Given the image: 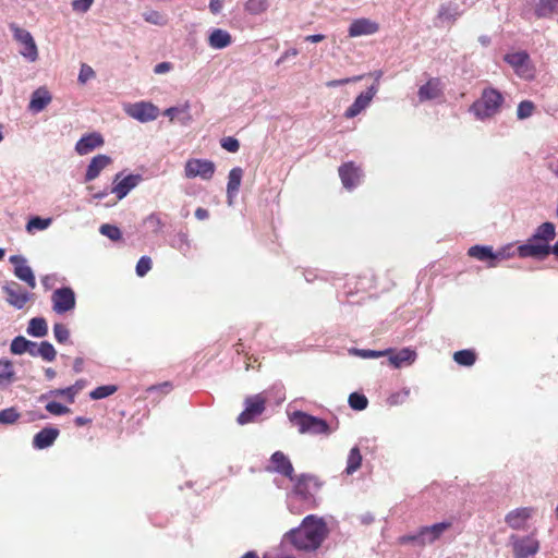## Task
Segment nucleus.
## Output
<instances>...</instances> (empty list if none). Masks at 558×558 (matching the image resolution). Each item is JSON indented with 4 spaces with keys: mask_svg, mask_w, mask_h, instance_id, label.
<instances>
[{
    "mask_svg": "<svg viewBox=\"0 0 558 558\" xmlns=\"http://www.w3.org/2000/svg\"><path fill=\"white\" fill-rule=\"evenodd\" d=\"M326 536L325 522L311 514L303 519L299 527L289 531L284 535V541L298 550L312 551L322 545Z\"/></svg>",
    "mask_w": 558,
    "mask_h": 558,
    "instance_id": "nucleus-1",
    "label": "nucleus"
},
{
    "mask_svg": "<svg viewBox=\"0 0 558 558\" xmlns=\"http://www.w3.org/2000/svg\"><path fill=\"white\" fill-rule=\"evenodd\" d=\"M505 101L504 95L494 87L483 89L481 98L472 104L470 111L478 120H485L495 116Z\"/></svg>",
    "mask_w": 558,
    "mask_h": 558,
    "instance_id": "nucleus-2",
    "label": "nucleus"
},
{
    "mask_svg": "<svg viewBox=\"0 0 558 558\" xmlns=\"http://www.w3.org/2000/svg\"><path fill=\"white\" fill-rule=\"evenodd\" d=\"M289 420L293 426L298 427L301 434L330 435L332 433L327 421L300 410L289 414Z\"/></svg>",
    "mask_w": 558,
    "mask_h": 558,
    "instance_id": "nucleus-3",
    "label": "nucleus"
},
{
    "mask_svg": "<svg viewBox=\"0 0 558 558\" xmlns=\"http://www.w3.org/2000/svg\"><path fill=\"white\" fill-rule=\"evenodd\" d=\"M266 409V399L262 393L248 396L244 399V410L236 417L240 425H246L256 421Z\"/></svg>",
    "mask_w": 558,
    "mask_h": 558,
    "instance_id": "nucleus-4",
    "label": "nucleus"
},
{
    "mask_svg": "<svg viewBox=\"0 0 558 558\" xmlns=\"http://www.w3.org/2000/svg\"><path fill=\"white\" fill-rule=\"evenodd\" d=\"M143 181L144 177L140 173L123 175L121 171L113 177L110 192L116 195L118 201H121Z\"/></svg>",
    "mask_w": 558,
    "mask_h": 558,
    "instance_id": "nucleus-5",
    "label": "nucleus"
},
{
    "mask_svg": "<svg viewBox=\"0 0 558 558\" xmlns=\"http://www.w3.org/2000/svg\"><path fill=\"white\" fill-rule=\"evenodd\" d=\"M517 254L521 258L543 260L549 255V244L543 242L533 233L525 243L517 247Z\"/></svg>",
    "mask_w": 558,
    "mask_h": 558,
    "instance_id": "nucleus-6",
    "label": "nucleus"
},
{
    "mask_svg": "<svg viewBox=\"0 0 558 558\" xmlns=\"http://www.w3.org/2000/svg\"><path fill=\"white\" fill-rule=\"evenodd\" d=\"M10 29L13 33L14 39L22 45L20 53L29 62L36 61L38 58V49L32 34L16 24H11Z\"/></svg>",
    "mask_w": 558,
    "mask_h": 558,
    "instance_id": "nucleus-7",
    "label": "nucleus"
},
{
    "mask_svg": "<svg viewBox=\"0 0 558 558\" xmlns=\"http://www.w3.org/2000/svg\"><path fill=\"white\" fill-rule=\"evenodd\" d=\"M215 171V163L208 159L191 158L184 166V174L189 179L198 177L202 180H210Z\"/></svg>",
    "mask_w": 558,
    "mask_h": 558,
    "instance_id": "nucleus-8",
    "label": "nucleus"
},
{
    "mask_svg": "<svg viewBox=\"0 0 558 558\" xmlns=\"http://www.w3.org/2000/svg\"><path fill=\"white\" fill-rule=\"evenodd\" d=\"M512 553L514 558H529L539 550V542L533 536H510Z\"/></svg>",
    "mask_w": 558,
    "mask_h": 558,
    "instance_id": "nucleus-9",
    "label": "nucleus"
},
{
    "mask_svg": "<svg viewBox=\"0 0 558 558\" xmlns=\"http://www.w3.org/2000/svg\"><path fill=\"white\" fill-rule=\"evenodd\" d=\"M125 113L141 123L154 121L159 116V108L149 101H137L125 108Z\"/></svg>",
    "mask_w": 558,
    "mask_h": 558,
    "instance_id": "nucleus-10",
    "label": "nucleus"
},
{
    "mask_svg": "<svg viewBox=\"0 0 558 558\" xmlns=\"http://www.w3.org/2000/svg\"><path fill=\"white\" fill-rule=\"evenodd\" d=\"M52 308L57 314H64L75 307V293L71 287H61L53 291Z\"/></svg>",
    "mask_w": 558,
    "mask_h": 558,
    "instance_id": "nucleus-11",
    "label": "nucleus"
},
{
    "mask_svg": "<svg viewBox=\"0 0 558 558\" xmlns=\"http://www.w3.org/2000/svg\"><path fill=\"white\" fill-rule=\"evenodd\" d=\"M323 483L314 475L301 474L296 477L293 490L304 500L312 499L322 488Z\"/></svg>",
    "mask_w": 558,
    "mask_h": 558,
    "instance_id": "nucleus-12",
    "label": "nucleus"
},
{
    "mask_svg": "<svg viewBox=\"0 0 558 558\" xmlns=\"http://www.w3.org/2000/svg\"><path fill=\"white\" fill-rule=\"evenodd\" d=\"M9 262L14 266V276L31 289H35L36 278L33 269L27 265V259L23 255H12Z\"/></svg>",
    "mask_w": 558,
    "mask_h": 558,
    "instance_id": "nucleus-13",
    "label": "nucleus"
},
{
    "mask_svg": "<svg viewBox=\"0 0 558 558\" xmlns=\"http://www.w3.org/2000/svg\"><path fill=\"white\" fill-rule=\"evenodd\" d=\"M377 92V84H373L365 92H362L360 95H357L353 104L345 110L344 117L347 119H352L359 116L369 106Z\"/></svg>",
    "mask_w": 558,
    "mask_h": 558,
    "instance_id": "nucleus-14",
    "label": "nucleus"
},
{
    "mask_svg": "<svg viewBox=\"0 0 558 558\" xmlns=\"http://www.w3.org/2000/svg\"><path fill=\"white\" fill-rule=\"evenodd\" d=\"M2 290L7 294V302L16 310H22L32 296L27 291H22L20 284L15 281L7 282Z\"/></svg>",
    "mask_w": 558,
    "mask_h": 558,
    "instance_id": "nucleus-15",
    "label": "nucleus"
},
{
    "mask_svg": "<svg viewBox=\"0 0 558 558\" xmlns=\"http://www.w3.org/2000/svg\"><path fill=\"white\" fill-rule=\"evenodd\" d=\"M338 172L342 185L347 190L355 189L361 183V179L363 177L362 170L356 167L353 161H348L341 165Z\"/></svg>",
    "mask_w": 558,
    "mask_h": 558,
    "instance_id": "nucleus-16",
    "label": "nucleus"
},
{
    "mask_svg": "<svg viewBox=\"0 0 558 558\" xmlns=\"http://www.w3.org/2000/svg\"><path fill=\"white\" fill-rule=\"evenodd\" d=\"M84 379H77L73 385L65 388L48 390L39 397L40 401L49 398L64 397L68 403H74L76 395L85 387Z\"/></svg>",
    "mask_w": 558,
    "mask_h": 558,
    "instance_id": "nucleus-17",
    "label": "nucleus"
},
{
    "mask_svg": "<svg viewBox=\"0 0 558 558\" xmlns=\"http://www.w3.org/2000/svg\"><path fill=\"white\" fill-rule=\"evenodd\" d=\"M451 522H439L429 526H423L418 530L421 537V546L433 544L441 537V535L451 527Z\"/></svg>",
    "mask_w": 558,
    "mask_h": 558,
    "instance_id": "nucleus-18",
    "label": "nucleus"
},
{
    "mask_svg": "<svg viewBox=\"0 0 558 558\" xmlns=\"http://www.w3.org/2000/svg\"><path fill=\"white\" fill-rule=\"evenodd\" d=\"M105 144L104 136L99 132L84 134L75 144V151L85 156Z\"/></svg>",
    "mask_w": 558,
    "mask_h": 558,
    "instance_id": "nucleus-19",
    "label": "nucleus"
},
{
    "mask_svg": "<svg viewBox=\"0 0 558 558\" xmlns=\"http://www.w3.org/2000/svg\"><path fill=\"white\" fill-rule=\"evenodd\" d=\"M112 158L105 154L96 155L89 161L85 174H84V183H89L99 177L101 171L111 165Z\"/></svg>",
    "mask_w": 558,
    "mask_h": 558,
    "instance_id": "nucleus-20",
    "label": "nucleus"
},
{
    "mask_svg": "<svg viewBox=\"0 0 558 558\" xmlns=\"http://www.w3.org/2000/svg\"><path fill=\"white\" fill-rule=\"evenodd\" d=\"M385 351H390L386 353L385 356H388L390 364L395 368H401L404 365L413 364L417 356L416 351L411 348H402L399 351L386 349Z\"/></svg>",
    "mask_w": 558,
    "mask_h": 558,
    "instance_id": "nucleus-21",
    "label": "nucleus"
},
{
    "mask_svg": "<svg viewBox=\"0 0 558 558\" xmlns=\"http://www.w3.org/2000/svg\"><path fill=\"white\" fill-rule=\"evenodd\" d=\"M379 29V26L376 22H373L368 19H356L354 20L349 28H348V35L349 37H360L365 35H373L377 33Z\"/></svg>",
    "mask_w": 558,
    "mask_h": 558,
    "instance_id": "nucleus-22",
    "label": "nucleus"
},
{
    "mask_svg": "<svg viewBox=\"0 0 558 558\" xmlns=\"http://www.w3.org/2000/svg\"><path fill=\"white\" fill-rule=\"evenodd\" d=\"M60 430L57 427L47 426L41 428L33 438L35 449L44 450L50 447L58 438Z\"/></svg>",
    "mask_w": 558,
    "mask_h": 558,
    "instance_id": "nucleus-23",
    "label": "nucleus"
},
{
    "mask_svg": "<svg viewBox=\"0 0 558 558\" xmlns=\"http://www.w3.org/2000/svg\"><path fill=\"white\" fill-rule=\"evenodd\" d=\"M504 60L521 76H525V73L530 70V56L524 50L507 53Z\"/></svg>",
    "mask_w": 558,
    "mask_h": 558,
    "instance_id": "nucleus-24",
    "label": "nucleus"
},
{
    "mask_svg": "<svg viewBox=\"0 0 558 558\" xmlns=\"http://www.w3.org/2000/svg\"><path fill=\"white\" fill-rule=\"evenodd\" d=\"M243 178V170L240 167H234L229 171L227 183V203L231 206L239 193V189Z\"/></svg>",
    "mask_w": 558,
    "mask_h": 558,
    "instance_id": "nucleus-25",
    "label": "nucleus"
},
{
    "mask_svg": "<svg viewBox=\"0 0 558 558\" xmlns=\"http://www.w3.org/2000/svg\"><path fill=\"white\" fill-rule=\"evenodd\" d=\"M533 513L532 508H518L510 511L506 518V523L513 530H522L525 526L526 521L531 518Z\"/></svg>",
    "mask_w": 558,
    "mask_h": 558,
    "instance_id": "nucleus-26",
    "label": "nucleus"
},
{
    "mask_svg": "<svg viewBox=\"0 0 558 558\" xmlns=\"http://www.w3.org/2000/svg\"><path fill=\"white\" fill-rule=\"evenodd\" d=\"M51 101V95L46 87H39L35 92H33L31 101H29V110L33 112L43 111Z\"/></svg>",
    "mask_w": 558,
    "mask_h": 558,
    "instance_id": "nucleus-27",
    "label": "nucleus"
},
{
    "mask_svg": "<svg viewBox=\"0 0 558 558\" xmlns=\"http://www.w3.org/2000/svg\"><path fill=\"white\" fill-rule=\"evenodd\" d=\"M16 381L14 365L8 357L0 359V388L5 389Z\"/></svg>",
    "mask_w": 558,
    "mask_h": 558,
    "instance_id": "nucleus-28",
    "label": "nucleus"
},
{
    "mask_svg": "<svg viewBox=\"0 0 558 558\" xmlns=\"http://www.w3.org/2000/svg\"><path fill=\"white\" fill-rule=\"evenodd\" d=\"M441 95L440 82L438 78H429L417 92L420 101L434 100Z\"/></svg>",
    "mask_w": 558,
    "mask_h": 558,
    "instance_id": "nucleus-29",
    "label": "nucleus"
},
{
    "mask_svg": "<svg viewBox=\"0 0 558 558\" xmlns=\"http://www.w3.org/2000/svg\"><path fill=\"white\" fill-rule=\"evenodd\" d=\"M270 471L278 472L291 481H293V466L287 456H271L270 464L268 465Z\"/></svg>",
    "mask_w": 558,
    "mask_h": 558,
    "instance_id": "nucleus-30",
    "label": "nucleus"
},
{
    "mask_svg": "<svg viewBox=\"0 0 558 558\" xmlns=\"http://www.w3.org/2000/svg\"><path fill=\"white\" fill-rule=\"evenodd\" d=\"M537 19H551L558 15V0H538L534 7Z\"/></svg>",
    "mask_w": 558,
    "mask_h": 558,
    "instance_id": "nucleus-31",
    "label": "nucleus"
},
{
    "mask_svg": "<svg viewBox=\"0 0 558 558\" xmlns=\"http://www.w3.org/2000/svg\"><path fill=\"white\" fill-rule=\"evenodd\" d=\"M232 44L229 32L221 28H214L208 36V45L214 49H225Z\"/></svg>",
    "mask_w": 558,
    "mask_h": 558,
    "instance_id": "nucleus-32",
    "label": "nucleus"
},
{
    "mask_svg": "<svg viewBox=\"0 0 558 558\" xmlns=\"http://www.w3.org/2000/svg\"><path fill=\"white\" fill-rule=\"evenodd\" d=\"M469 256L487 263L488 267H495V251L489 245H473L468 251Z\"/></svg>",
    "mask_w": 558,
    "mask_h": 558,
    "instance_id": "nucleus-33",
    "label": "nucleus"
},
{
    "mask_svg": "<svg viewBox=\"0 0 558 558\" xmlns=\"http://www.w3.org/2000/svg\"><path fill=\"white\" fill-rule=\"evenodd\" d=\"M163 114L171 121H173L177 117H180L179 121L182 125H187L192 121L189 102L180 107H169L165 110Z\"/></svg>",
    "mask_w": 558,
    "mask_h": 558,
    "instance_id": "nucleus-34",
    "label": "nucleus"
},
{
    "mask_svg": "<svg viewBox=\"0 0 558 558\" xmlns=\"http://www.w3.org/2000/svg\"><path fill=\"white\" fill-rule=\"evenodd\" d=\"M26 332L35 338H43L48 333V325L44 317H34L28 322Z\"/></svg>",
    "mask_w": 558,
    "mask_h": 558,
    "instance_id": "nucleus-35",
    "label": "nucleus"
},
{
    "mask_svg": "<svg viewBox=\"0 0 558 558\" xmlns=\"http://www.w3.org/2000/svg\"><path fill=\"white\" fill-rule=\"evenodd\" d=\"M534 234L543 242L550 244L556 238V227L550 221L543 222L535 229Z\"/></svg>",
    "mask_w": 558,
    "mask_h": 558,
    "instance_id": "nucleus-36",
    "label": "nucleus"
},
{
    "mask_svg": "<svg viewBox=\"0 0 558 558\" xmlns=\"http://www.w3.org/2000/svg\"><path fill=\"white\" fill-rule=\"evenodd\" d=\"M453 361L461 366L470 367L476 362V353L472 349H463L454 352Z\"/></svg>",
    "mask_w": 558,
    "mask_h": 558,
    "instance_id": "nucleus-37",
    "label": "nucleus"
},
{
    "mask_svg": "<svg viewBox=\"0 0 558 558\" xmlns=\"http://www.w3.org/2000/svg\"><path fill=\"white\" fill-rule=\"evenodd\" d=\"M170 245L178 250L181 254L184 256H187V254L191 251V241L189 239V234L186 232L180 231L171 241Z\"/></svg>",
    "mask_w": 558,
    "mask_h": 558,
    "instance_id": "nucleus-38",
    "label": "nucleus"
},
{
    "mask_svg": "<svg viewBox=\"0 0 558 558\" xmlns=\"http://www.w3.org/2000/svg\"><path fill=\"white\" fill-rule=\"evenodd\" d=\"M269 7L268 0H247L244 10L252 15H258L267 11Z\"/></svg>",
    "mask_w": 558,
    "mask_h": 558,
    "instance_id": "nucleus-39",
    "label": "nucleus"
},
{
    "mask_svg": "<svg viewBox=\"0 0 558 558\" xmlns=\"http://www.w3.org/2000/svg\"><path fill=\"white\" fill-rule=\"evenodd\" d=\"M348 402L350 408L355 411H363L368 405L366 396L357 391L350 393Z\"/></svg>",
    "mask_w": 558,
    "mask_h": 558,
    "instance_id": "nucleus-40",
    "label": "nucleus"
},
{
    "mask_svg": "<svg viewBox=\"0 0 558 558\" xmlns=\"http://www.w3.org/2000/svg\"><path fill=\"white\" fill-rule=\"evenodd\" d=\"M118 390V386L116 385H102L89 392V398L92 400H100L105 399L111 395H113Z\"/></svg>",
    "mask_w": 558,
    "mask_h": 558,
    "instance_id": "nucleus-41",
    "label": "nucleus"
},
{
    "mask_svg": "<svg viewBox=\"0 0 558 558\" xmlns=\"http://www.w3.org/2000/svg\"><path fill=\"white\" fill-rule=\"evenodd\" d=\"M37 353L38 356L47 362H52L57 356V351L49 341H41L38 345Z\"/></svg>",
    "mask_w": 558,
    "mask_h": 558,
    "instance_id": "nucleus-42",
    "label": "nucleus"
},
{
    "mask_svg": "<svg viewBox=\"0 0 558 558\" xmlns=\"http://www.w3.org/2000/svg\"><path fill=\"white\" fill-rule=\"evenodd\" d=\"M28 347H31L28 339L23 336H16L11 341L10 351L14 355H22L26 353Z\"/></svg>",
    "mask_w": 558,
    "mask_h": 558,
    "instance_id": "nucleus-43",
    "label": "nucleus"
},
{
    "mask_svg": "<svg viewBox=\"0 0 558 558\" xmlns=\"http://www.w3.org/2000/svg\"><path fill=\"white\" fill-rule=\"evenodd\" d=\"M51 223V218H43L39 216L31 217L26 223V230L32 232L34 230H46Z\"/></svg>",
    "mask_w": 558,
    "mask_h": 558,
    "instance_id": "nucleus-44",
    "label": "nucleus"
},
{
    "mask_svg": "<svg viewBox=\"0 0 558 558\" xmlns=\"http://www.w3.org/2000/svg\"><path fill=\"white\" fill-rule=\"evenodd\" d=\"M144 225L147 226V228L151 231V233L154 234H158L165 223L162 222L159 214L157 213H151L149 214L145 219H144Z\"/></svg>",
    "mask_w": 558,
    "mask_h": 558,
    "instance_id": "nucleus-45",
    "label": "nucleus"
},
{
    "mask_svg": "<svg viewBox=\"0 0 558 558\" xmlns=\"http://www.w3.org/2000/svg\"><path fill=\"white\" fill-rule=\"evenodd\" d=\"M100 234L107 236L113 242H117L122 239V232L120 228L116 225L104 223L99 228Z\"/></svg>",
    "mask_w": 558,
    "mask_h": 558,
    "instance_id": "nucleus-46",
    "label": "nucleus"
},
{
    "mask_svg": "<svg viewBox=\"0 0 558 558\" xmlns=\"http://www.w3.org/2000/svg\"><path fill=\"white\" fill-rule=\"evenodd\" d=\"M20 416H21V414L16 410V408H14V407L7 408V409L0 411V424L1 425H12L20 418Z\"/></svg>",
    "mask_w": 558,
    "mask_h": 558,
    "instance_id": "nucleus-47",
    "label": "nucleus"
},
{
    "mask_svg": "<svg viewBox=\"0 0 558 558\" xmlns=\"http://www.w3.org/2000/svg\"><path fill=\"white\" fill-rule=\"evenodd\" d=\"M388 352L389 351H385V350L377 351V350L356 349V348H352L349 350L350 354L360 356L362 359H377L380 356H385L386 353H388Z\"/></svg>",
    "mask_w": 558,
    "mask_h": 558,
    "instance_id": "nucleus-48",
    "label": "nucleus"
},
{
    "mask_svg": "<svg viewBox=\"0 0 558 558\" xmlns=\"http://www.w3.org/2000/svg\"><path fill=\"white\" fill-rule=\"evenodd\" d=\"M534 109H535V105H534L533 101H531V100H522L518 105L517 118L519 120L527 119V118H530L533 114Z\"/></svg>",
    "mask_w": 558,
    "mask_h": 558,
    "instance_id": "nucleus-49",
    "label": "nucleus"
},
{
    "mask_svg": "<svg viewBox=\"0 0 558 558\" xmlns=\"http://www.w3.org/2000/svg\"><path fill=\"white\" fill-rule=\"evenodd\" d=\"M45 409L52 415L61 416L71 412V409L58 401H49L46 403Z\"/></svg>",
    "mask_w": 558,
    "mask_h": 558,
    "instance_id": "nucleus-50",
    "label": "nucleus"
},
{
    "mask_svg": "<svg viewBox=\"0 0 558 558\" xmlns=\"http://www.w3.org/2000/svg\"><path fill=\"white\" fill-rule=\"evenodd\" d=\"M459 15L458 5H440L438 11V17L447 21H456Z\"/></svg>",
    "mask_w": 558,
    "mask_h": 558,
    "instance_id": "nucleus-51",
    "label": "nucleus"
},
{
    "mask_svg": "<svg viewBox=\"0 0 558 558\" xmlns=\"http://www.w3.org/2000/svg\"><path fill=\"white\" fill-rule=\"evenodd\" d=\"M361 445L363 453H375L378 449H380L377 438L375 437H363L359 440Z\"/></svg>",
    "mask_w": 558,
    "mask_h": 558,
    "instance_id": "nucleus-52",
    "label": "nucleus"
},
{
    "mask_svg": "<svg viewBox=\"0 0 558 558\" xmlns=\"http://www.w3.org/2000/svg\"><path fill=\"white\" fill-rule=\"evenodd\" d=\"M53 336L57 342L65 343L70 338V330L62 323H56L53 325Z\"/></svg>",
    "mask_w": 558,
    "mask_h": 558,
    "instance_id": "nucleus-53",
    "label": "nucleus"
},
{
    "mask_svg": "<svg viewBox=\"0 0 558 558\" xmlns=\"http://www.w3.org/2000/svg\"><path fill=\"white\" fill-rule=\"evenodd\" d=\"M410 396V388L404 387L400 391L391 393L388 399L387 403L389 405H399L402 404Z\"/></svg>",
    "mask_w": 558,
    "mask_h": 558,
    "instance_id": "nucleus-54",
    "label": "nucleus"
},
{
    "mask_svg": "<svg viewBox=\"0 0 558 558\" xmlns=\"http://www.w3.org/2000/svg\"><path fill=\"white\" fill-rule=\"evenodd\" d=\"M151 258L149 256H142L135 267L136 275L144 277L151 269Z\"/></svg>",
    "mask_w": 558,
    "mask_h": 558,
    "instance_id": "nucleus-55",
    "label": "nucleus"
},
{
    "mask_svg": "<svg viewBox=\"0 0 558 558\" xmlns=\"http://www.w3.org/2000/svg\"><path fill=\"white\" fill-rule=\"evenodd\" d=\"M220 146L229 153H236L240 149V142L233 136L220 140Z\"/></svg>",
    "mask_w": 558,
    "mask_h": 558,
    "instance_id": "nucleus-56",
    "label": "nucleus"
},
{
    "mask_svg": "<svg viewBox=\"0 0 558 558\" xmlns=\"http://www.w3.org/2000/svg\"><path fill=\"white\" fill-rule=\"evenodd\" d=\"M514 255V251L510 245L504 246L495 252L494 263L495 267L498 265L500 260L508 259Z\"/></svg>",
    "mask_w": 558,
    "mask_h": 558,
    "instance_id": "nucleus-57",
    "label": "nucleus"
},
{
    "mask_svg": "<svg viewBox=\"0 0 558 558\" xmlns=\"http://www.w3.org/2000/svg\"><path fill=\"white\" fill-rule=\"evenodd\" d=\"M143 17L146 22L154 24V25H163L165 24L163 16L158 11H155V10L144 12Z\"/></svg>",
    "mask_w": 558,
    "mask_h": 558,
    "instance_id": "nucleus-58",
    "label": "nucleus"
},
{
    "mask_svg": "<svg viewBox=\"0 0 558 558\" xmlns=\"http://www.w3.org/2000/svg\"><path fill=\"white\" fill-rule=\"evenodd\" d=\"M95 0H72L71 5L74 12L85 13L93 5Z\"/></svg>",
    "mask_w": 558,
    "mask_h": 558,
    "instance_id": "nucleus-59",
    "label": "nucleus"
},
{
    "mask_svg": "<svg viewBox=\"0 0 558 558\" xmlns=\"http://www.w3.org/2000/svg\"><path fill=\"white\" fill-rule=\"evenodd\" d=\"M173 389L171 381H163L161 384L153 385L147 389L148 393L161 392L163 395L169 393Z\"/></svg>",
    "mask_w": 558,
    "mask_h": 558,
    "instance_id": "nucleus-60",
    "label": "nucleus"
},
{
    "mask_svg": "<svg viewBox=\"0 0 558 558\" xmlns=\"http://www.w3.org/2000/svg\"><path fill=\"white\" fill-rule=\"evenodd\" d=\"M94 76H95L94 70L87 64H82L80 73H78V77H77L78 83L85 84L88 80H90Z\"/></svg>",
    "mask_w": 558,
    "mask_h": 558,
    "instance_id": "nucleus-61",
    "label": "nucleus"
},
{
    "mask_svg": "<svg viewBox=\"0 0 558 558\" xmlns=\"http://www.w3.org/2000/svg\"><path fill=\"white\" fill-rule=\"evenodd\" d=\"M362 464V456H349L348 465L345 469L347 474L354 473L357 469H360Z\"/></svg>",
    "mask_w": 558,
    "mask_h": 558,
    "instance_id": "nucleus-62",
    "label": "nucleus"
},
{
    "mask_svg": "<svg viewBox=\"0 0 558 558\" xmlns=\"http://www.w3.org/2000/svg\"><path fill=\"white\" fill-rule=\"evenodd\" d=\"M362 78H363V75H357V76L347 77V78H341V80H332V81L327 82V86L328 87H339V86H342V85L351 83V82H357Z\"/></svg>",
    "mask_w": 558,
    "mask_h": 558,
    "instance_id": "nucleus-63",
    "label": "nucleus"
},
{
    "mask_svg": "<svg viewBox=\"0 0 558 558\" xmlns=\"http://www.w3.org/2000/svg\"><path fill=\"white\" fill-rule=\"evenodd\" d=\"M399 544H408V543H414L418 546H421V537H418V532L416 534H412V535H403L401 537H399L398 539Z\"/></svg>",
    "mask_w": 558,
    "mask_h": 558,
    "instance_id": "nucleus-64",
    "label": "nucleus"
}]
</instances>
